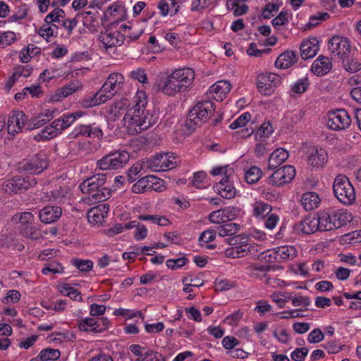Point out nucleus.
I'll use <instances>...</instances> for the list:
<instances>
[{"instance_id": "obj_39", "label": "nucleus", "mask_w": 361, "mask_h": 361, "mask_svg": "<svg viewBox=\"0 0 361 361\" xmlns=\"http://www.w3.org/2000/svg\"><path fill=\"white\" fill-rule=\"evenodd\" d=\"M252 207V214L256 218L264 219L268 216L272 210V207L270 204L262 201L256 202Z\"/></svg>"}, {"instance_id": "obj_60", "label": "nucleus", "mask_w": 361, "mask_h": 361, "mask_svg": "<svg viewBox=\"0 0 361 361\" xmlns=\"http://www.w3.org/2000/svg\"><path fill=\"white\" fill-rule=\"evenodd\" d=\"M130 77L133 80L139 81L143 85L147 83V77L145 69L137 68L132 71L130 73Z\"/></svg>"}, {"instance_id": "obj_30", "label": "nucleus", "mask_w": 361, "mask_h": 361, "mask_svg": "<svg viewBox=\"0 0 361 361\" xmlns=\"http://www.w3.org/2000/svg\"><path fill=\"white\" fill-rule=\"evenodd\" d=\"M276 262L288 261L297 256V250L292 245L280 246L273 250Z\"/></svg>"}, {"instance_id": "obj_46", "label": "nucleus", "mask_w": 361, "mask_h": 361, "mask_svg": "<svg viewBox=\"0 0 361 361\" xmlns=\"http://www.w3.org/2000/svg\"><path fill=\"white\" fill-rule=\"evenodd\" d=\"M132 106V102H130L128 99L123 98L120 101L116 102L111 108V113L115 116L122 115L126 112L128 108Z\"/></svg>"}, {"instance_id": "obj_44", "label": "nucleus", "mask_w": 361, "mask_h": 361, "mask_svg": "<svg viewBox=\"0 0 361 361\" xmlns=\"http://www.w3.org/2000/svg\"><path fill=\"white\" fill-rule=\"evenodd\" d=\"M343 68L349 73H355L361 70V62L358 59L349 57L348 55L342 59Z\"/></svg>"}, {"instance_id": "obj_22", "label": "nucleus", "mask_w": 361, "mask_h": 361, "mask_svg": "<svg viewBox=\"0 0 361 361\" xmlns=\"http://www.w3.org/2000/svg\"><path fill=\"white\" fill-rule=\"evenodd\" d=\"M231 90V85L226 80H220L212 85L207 92V97L217 102L225 99Z\"/></svg>"}, {"instance_id": "obj_5", "label": "nucleus", "mask_w": 361, "mask_h": 361, "mask_svg": "<svg viewBox=\"0 0 361 361\" xmlns=\"http://www.w3.org/2000/svg\"><path fill=\"white\" fill-rule=\"evenodd\" d=\"M322 231L336 230L346 224L348 214L344 209H326L318 213Z\"/></svg>"}, {"instance_id": "obj_9", "label": "nucleus", "mask_w": 361, "mask_h": 361, "mask_svg": "<svg viewBox=\"0 0 361 361\" xmlns=\"http://www.w3.org/2000/svg\"><path fill=\"white\" fill-rule=\"evenodd\" d=\"M281 82L282 77L273 73H261L257 77V90L266 96L272 94Z\"/></svg>"}, {"instance_id": "obj_61", "label": "nucleus", "mask_w": 361, "mask_h": 361, "mask_svg": "<svg viewBox=\"0 0 361 361\" xmlns=\"http://www.w3.org/2000/svg\"><path fill=\"white\" fill-rule=\"evenodd\" d=\"M288 13L285 11H282L279 13V14L274 18L271 20L272 25L276 28L279 26L284 25L288 24Z\"/></svg>"}, {"instance_id": "obj_24", "label": "nucleus", "mask_w": 361, "mask_h": 361, "mask_svg": "<svg viewBox=\"0 0 361 361\" xmlns=\"http://www.w3.org/2000/svg\"><path fill=\"white\" fill-rule=\"evenodd\" d=\"M109 211V205L107 203H102L91 208L87 212L88 221L94 225L102 224L107 216Z\"/></svg>"}, {"instance_id": "obj_43", "label": "nucleus", "mask_w": 361, "mask_h": 361, "mask_svg": "<svg viewBox=\"0 0 361 361\" xmlns=\"http://www.w3.org/2000/svg\"><path fill=\"white\" fill-rule=\"evenodd\" d=\"M47 338L49 339V341H51L61 343L63 342L74 341L76 338L75 336L70 331H55L50 334Z\"/></svg>"}, {"instance_id": "obj_3", "label": "nucleus", "mask_w": 361, "mask_h": 361, "mask_svg": "<svg viewBox=\"0 0 361 361\" xmlns=\"http://www.w3.org/2000/svg\"><path fill=\"white\" fill-rule=\"evenodd\" d=\"M80 188L94 203L104 202L111 195L110 185L106 180V176L104 173L94 175L84 180L80 183Z\"/></svg>"}, {"instance_id": "obj_2", "label": "nucleus", "mask_w": 361, "mask_h": 361, "mask_svg": "<svg viewBox=\"0 0 361 361\" xmlns=\"http://www.w3.org/2000/svg\"><path fill=\"white\" fill-rule=\"evenodd\" d=\"M195 75L192 68L176 69L161 81V84L159 85V90L164 94L174 96L186 90L192 83Z\"/></svg>"}, {"instance_id": "obj_11", "label": "nucleus", "mask_w": 361, "mask_h": 361, "mask_svg": "<svg viewBox=\"0 0 361 361\" xmlns=\"http://www.w3.org/2000/svg\"><path fill=\"white\" fill-rule=\"evenodd\" d=\"M123 82L124 78L121 73H111L99 90L104 100L111 99L122 88Z\"/></svg>"}, {"instance_id": "obj_26", "label": "nucleus", "mask_w": 361, "mask_h": 361, "mask_svg": "<svg viewBox=\"0 0 361 361\" xmlns=\"http://www.w3.org/2000/svg\"><path fill=\"white\" fill-rule=\"evenodd\" d=\"M328 154L323 148L312 147L308 151L307 163L312 167H323L327 162Z\"/></svg>"}, {"instance_id": "obj_63", "label": "nucleus", "mask_w": 361, "mask_h": 361, "mask_svg": "<svg viewBox=\"0 0 361 361\" xmlns=\"http://www.w3.org/2000/svg\"><path fill=\"white\" fill-rule=\"evenodd\" d=\"M16 39V34L13 32H5L0 35V45L3 47L8 46L11 44Z\"/></svg>"}, {"instance_id": "obj_15", "label": "nucleus", "mask_w": 361, "mask_h": 361, "mask_svg": "<svg viewBox=\"0 0 361 361\" xmlns=\"http://www.w3.org/2000/svg\"><path fill=\"white\" fill-rule=\"evenodd\" d=\"M295 176V168L291 165H286L277 169L269 176L268 183L274 186H281L290 182Z\"/></svg>"}, {"instance_id": "obj_27", "label": "nucleus", "mask_w": 361, "mask_h": 361, "mask_svg": "<svg viewBox=\"0 0 361 361\" xmlns=\"http://www.w3.org/2000/svg\"><path fill=\"white\" fill-rule=\"evenodd\" d=\"M254 251H257V246L252 244L241 243L226 249L225 255L228 257L240 258L247 255H252Z\"/></svg>"}, {"instance_id": "obj_64", "label": "nucleus", "mask_w": 361, "mask_h": 361, "mask_svg": "<svg viewBox=\"0 0 361 361\" xmlns=\"http://www.w3.org/2000/svg\"><path fill=\"white\" fill-rule=\"evenodd\" d=\"M309 352L308 348H298L291 353V358L295 361H303Z\"/></svg>"}, {"instance_id": "obj_8", "label": "nucleus", "mask_w": 361, "mask_h": 361, "mask_svg": "<svg viewBox=\"0 0 361 361\" xmlns=\"http://www.w3.org/2000/svg\"><path fill=\"white\" fill-rule=\"evenodd\" d=\"M37 180L33 176H16L6 180L2 185V190L8 195L20 192L35 186Z\"/></svg>"}, {"instance_id": "obj_1", "label": "nucleus", "mask_w": 361, "mask_h": 361, "mask_svg": "<svg viewBox=\"0 0 361 361\" xmlns=\"http://www.w3.org/2000/svg\"><path fill=\"white\" fill-rule=\"evenodd\" d=\"M147 104L145 94L142 92H137L132 102V106L127 109L124 115V125L133 133H140L157 121V117L146 109Z\"/></svg>"}, {"instance_id": "obj_21", "label": "nucleus", "mask_w": 361, "mask_h": 361, "mask_svg": "<svg viewBox=\"0 0 361 361\" xmlns=\"http://www.w3.org/2000/svg\"><path fill=\"white\" fill-rule=\"evenodd\" d=\"M215 191L225 199H233L236 195V190L231 180V173L224 176L219 182L214 185Z\"/></svg>"}, {"instance_id": "obj_40", "label": "nucleus", "mask_w": 361, "mask_h": 361, "mask_svg": "<svg viewBox=\"0 0 361 361\" xmlns=\"http://www.w3.org/2000/svg\"><path fill=\"white\" fill-rule=\"evenodd\" d=\"M146 168V162L143 164L137 162L134 164L127 171V178L130 183L140 179L144 174L142 171Z\"/></svg>"}, {"instance_id": "obj_59", "label": "nucleus", "mask_w": 361, "mask_h": 361, "mask_svg": "<svg viewBox=\"0 0 361 361\" xmlns=\"http://www.w3.org/2000/svg\"><path fill=\"white\" fill-rule=\"evenodd\" d=\"M218 0H194L192 3V11H200L209 6L216 4Z\"/></svg>"}, {"instance_id": "obj_19", "label": "nucleus", "mask_w": 361, "mask_h": 361, "mask_svg": "<svg viewBox=\"0 0 361 361\" xmlns=\"http://www.w3.org/2000/svg\"><path fill=\"white\" fill-rule=\"evenodd\" d=\"M329 49L341 59H344L350 51L349 40L344 37L334 36L328 43Z\"/></svg>"}, {"instance_id": "obj_55", "label": "nucleus", "mask_w": 361, "mask_h": 361, "mask_svg": "<svg viewBox=\"0 0 361 361\" xmlns=\"http://www.w3.org/2000/svg\"><path fill=\"white\" fill-rule=\"evenodd\" d=\"M95 319L96 318L90 317L82 319L78 324L79 329L83 331L95 332Z\"/></svg>"}, {"instance_id": "obj_13", "label": "nucleus", "mask_w": 361, "mask_h": 361, "mask_svg": "<svg viewBox=\"0 0 361 361\" xmlns=\"http://www.w3.org/2000/svg\"><path fill=\"white\" fill-rule=\"evenodd\" d=\"M351 118L348 111L343 109L328 113L327 126L333 130H344L350 125Z\"/></svg>"}, {"instance_id": "obj_29", "label": "nucleus", "mask_w": 361, "mask_h": 361, "mask_svg": "<svg viewBox=\"0 0 361 361\" xmlns=\"http://www.w3.org/2000/svg\"><path fill=\"white\" fill-rule=\"evenodd\" d=\"M82 87V84L78 80H73L68 84L59 88L56 93L52 95L51 99L53 101H60L73 93L78 92Z\"/></svg>"}, {"instance_id": "obj_52", "label": "nucleus", "mask_w": 361, "mask_h": 361, "mask_svg": "<svg viewBox=\"0 0 361 361\" xmlns=\"http://www.w3.org/2000/svg\"><path fill=\"white\" fill-rule=\"evenodd\" d=\"M42 272L44 275H47L49 273L60 274L63 272V267L61 265V264H59L56 262H51L45 265V267L42 269Z\"/></svg>"}, {"instance_id": "obj_47", "label": "nucleus", "mask_w": 361, "mask_h": 361, "mask_svg": "<svg viewBox=\"0 0 361 361\" xmlns=\"http://www.w3.org/2000/svg\"><path fill=\"white\" fill-rule=\"evenodd\" d=\"M273 132V127L269 121L264 122L256 130L255 138L260 140L263 137H268Z\"/></svg>"}, {"instance_id": "obj_20", "label": "nucleus", "mask_w": 361, "mask_h": 361, "mask_svg": "<svg viewBox=\"0 0 361 361\" xmlns=\"http://www.w3.org/2000/svg\"><path fill=\"white\" fill-rule=\"evenodd\" d=\"M294 231L303 234H312L316 231H322L320 228V221L318 214L317 216H307L305 219L295 224Z\"/></svg>"}, {"instance_id": "obj_23", "label": "nucleus", "mask_w": 361, "mask_h": 361, "mask_svg": "<svg viewBox=\"0 0 361 361\" xmlns=\"http://www.w3.org/2000/svg\"><path fill=\"white\" fill-rule=\"evenodd\" d=\"M62 215V209L59 206H46L39 211V218L45 224L56 222Z\"/></svg>"}, {"instance_id": "obj_18", "label": "nucleus", "mask_w": 361, "mask_h": 361, "mask_svg": "<svg viewBox=\"0 0 361 361\" xmlns=\"http://www.w3.org/2000/svg\"><path fill=\"white\" fill-rule=\"evenodd\" d=\"M80 136L101 140L103 138V132L95 123L81 124L76 126L69 135L70 138H77Z\"/></svg>"}, {"instance_id": "obj_6", "label": "nucleus", "mask_w": 361, "mask_h": 361, "mask_svg": "<svg viewBox=\"0 0 361 361\" xmlns=\"http://www.w3.org/2000/svg\"><path fill=\"white\" fill-rule=\"evenodd\" d=\"M333 190L336 197L343 204L350 205L355 202L354 187L345 176L340 174L336 177Z\"/></svg>"}, {"instance_id": "obj_57", "label": "nucleus", "mask_w": 361, "mask_h": 361, "mask_svg": "<svg viewBox=\"0 0 361 361\" xmlns=\"http://www.w3.org/2000/svg\"><path fill=\"white\" fill-rule=\"evenodd\" d=\"M279 9V5L275 3H268L262 9V16L264 19H269L274 16V13H276Z\"/></svg>"}, {"instance_id": "obj_14", "label": "nucleus", "mask_w": 361, "mask_h": 361, "mask_svg": "<svg viewBox=\"0 0 361 361\" xmlns=\"http://www.w3.org/2000/svg\"><path fill=\"white\" fill-rule=\"evenodd\" d=\"M131 27L125 24L121 25L118 30L114 32L106 31L100 37V41L104 44L106 49L112 48L114 47L121 46L125 38V35L128 30H130Z\"/></svg>"}, {"instance_id": "obj_58", "label": "nucleus", "mask_w": 361, "mask_h": 361, "mask_svg": "<svg viewBox=\"0 0 361 361\" xmlns=\"http://www.w3.org/2000/svg\"><path fill=\"white\" fill-rule=\"evenodd\" d=\"M251 115L248 112H245L240 115L237 119H235L233 123L230 125V128L236 129L238 128H240L245 126V124L250 120Z\"/></svg>"}, {"instance_id": "obj_32", "label": "nucleus", "mask_w": 361, "mask_h": 361, "mask_svg": "<svg viewBox=\"0 0 361 361\" xmlns=\"http://www.w3.org/2000/svg\"><path fill=\"white\" fill-rule=\"evenodd\" d=\"M233 210L231 207H226L214 211L209 214V219L212 223L218 224L226 222L234 219L235 214H232Z\"/></svg>"}, {"instance_id": "obj_37", "label": "nucleus", "mask_w": 361, "mask_h": 361, "mask_svg": "<svg viewBox=\"0 0 361 361\" xmlns=\"http://www.w3.org/2000/svg\"><path fill=\"white\" fill-rule=\"evenodd\" d=\"M60 356L61 353L59 350L47 348L43 349L37 357L30 361H56Z\"/></svg>"}, {"instance_id": "obj_17", "label": "nucleus", "mask_w": 361, "mask_h": 361, "mask_svg": "<svg viewBox=\"0 0 361 361\" xmlns=\"http://www.w3.org/2000/svg\"><path fill=\"white\" fill-rule=\"evenodd\" d=\"M27 116L22 111H12L7 122V129L9 134L15 135L27 129Z\"/></svg>"}, {"instance_id": "obj_45", "label": "nucleus", "mask_w": 361, "mask_h": 361, "mask_svg": "<svg viewBox=\"0 0 361 361\" xmlns=\"http://www.w3.org/2000/svg\"><path fill=\"white\" fill-rule=\"evenodd\" d=\"M13 221L16 223H20V226H27V224H30L34 223L35 221V216L32 214V213L30 212H19L16 213L13 217Z\"/></svg>"}, {"instance_id": "obj_4", "label": "nucleus", "mask_w": 361, "mask_h": 361, "mask_svg": "<svg viewBox=\"0 0 361 361\" xmlns=\"http://www.w3.org/2000/svg\"><path fill=\"white\" fill-rule=\"evenodd\" d=\"M215 111V104L209 98L202 99L188 112L185 126L186 133L191 134L197 126L206 123Z\"/></svg>"}, {"instance_id": "obj_56", "label": "nucleus", "mask_w": 361, "mask_h": 361, "mask_svg": "<svg viewBox=\"0 0 361 361\" xmlns=\"http://www.w3.org/2000/svg\"><path fill=\"white\" fill-rule=\"evenodd\" d=\"M288 300H291L292 304L295 306H302L306 307L310 305V299L307 296L298 295V296L292 297L288 296Z\"/></svg>"}, {"instance_id": "obj_62", "label": "nucleus", "mask_w": 361, "mask_h": 361, "mask_svg": "<svg viewBox=\"0 0 361 361\" xmlns=\"http://www.w3.org/2000/svg\"><path fill=\"white\" fill-rule=\"evenodd\" d=\"M324 338V335L321 329H314L307 336V341L310 343H317Z\"/></svg>"}, {"instance_id": "obj_12", "label": "nucleus", "mask_w": 361, "mask_h": 361, "mask_svg": "<svg viewBox=\"0 0 361 361\" xmlns=\"http://www.w3.org/2000/svg\"><path fill=\"white\" fill-rule=\"evenodd\" d=\"M20 168L27 173L32 174H39L44 171L48 166V160L44 153H38L24 159L20 164Z\"/></svg>"}, {"instance_id": "obj_54", "label": "nucleus", "mask_w": 361, "mask_h": 361, "mask_svg": "<svg viewBox=\"0 0 361 361\" xmlns=\"http://www.w3.org/2000/svg\"><path fill=\"white\" fill-rule=\"evenodd\" d=\"M135 361H165V357L161 353L149 349L142 359H136Z\"/></svg>"}, {"instance_id": "obj_28", "label": "nucleus", "mask_w": 361, "mask_h": 361, "mask_svg": "<svg viewBox=\"0 0 361 361\" xmlns=\"http://www.w3.org/2000/svg\"><path fill=\"white\" fill-rule=\"evenodd\" d=\"M300 56L303 60L313 58L319 51V42L315 37H312L302 42Z\"/></svg>"}, {"instance_id": "obj_51", "label": "nucleus", "mask_w": 361, "mask_h": 361, "mask_svg": "<svg viewBox=\"0 0 361 361\" xmlns=\"http://www.w3.org/2000/svg\"><path fill=\"white\" fill-rule=\"evenodd\" d=\"M71 263L82 272H89L93 268V262L90 259H73Z\"/></svg>"}, {"instance_id": "obj_10", "label": "nucleus", "mask_w": 361, "mask_h": 361, "mask_svg": "<svg viewBox=\"0 0 361 361\" xmlns=\"http://www.w3.org/2000/svg\"><path fill=\"white\" fill-rule=\"evenodd\" d=\"M176 157L173 154H159L146 161V168L152 171H166L176 166Z\"/></svg>"}, {"instance_id": "obj_41", "label": "nucleus", "mask_w": 361, "mask_h": 361, "mask_svg": "<svg viewBox=\"0 0 361 361\" xmlns=\"http://www.w3.org/2000/svg\"><path fill=\"white\" fill-rule=\"evenodd\" d=\"M107 101L104 100L102 94L99 90L97 92L92 94V96H87L84 97L81 100L80 104L84 108H91L97 105L105 103Z\"/></svg>"}, {"instance_id": "obj_49", "label": "nucleus", "mask_w": 361, "mask_h": 361, "mask_svg": "<svg viewBox=\"0 0 361 361\" xmlns=\"http://www.w3.org/2000/svg\"><path fill=\"white\" fill-rule=\"evenodd\" d=\"M65 195L64 189L62 187H59V188L45 192L42 198H47L48 201L59 202L65 197Z\"/></svg>"}, {"instance_id": "obj_33", "label": "nucleus", "mask_w": 361, "mask_h": 361, "mask_svg": "<svg viewBox=\"0 0 361 361\" xmlns=\"http://www.w3.org/2000/svg\"><path fill=\"white\" fill-rule=\"evenodd\" d=\"M297 62L296 54L293 51H286L279 56L275 61V66L281 69L290 67Z\"/></svg>"}, {"instance_id": "obj_31", "label": "nucleus", "mask_w": 361, "mask_h": 361, "mask_svg": "<svg viewBox=\"0 0 361 361\" xmlns=\"http://www.w3.org/2000/svg\"><path fill=\"white\" fill-rule=\"evenodd\" d=\"M332 68L331 62L328 57L319 56L312 63L311 71L316 75H324Z\"/></svg>"}, {"instance_id": "obj_16", "label": "nucleus", "mask_w": 361, "mask_h": 361, "mask_svg": "<svg viewBox=\"0 0 361 361\" xmlns=\"http://www.w3.org/2000/svg\"><path fill=\"white\" fill-rule=\"evenodd\" d=\"M163 180L155 176L148 175L141 177L132 186L134 193H143L149 190L160 191L161 183Z\"/></svg>"}, {"instance_id": "obj_48", "label": "nucleus", "mask_w": 361, "mask_h": 361, "mask_svg": "<svg viewBox=\"0 0 361 361\" xmlns=\"http://www.w3.org/2000/svg\"><path fill=\"white\" fill-rule=\"evenodd\" d=\"M262 172L257 166L250 167L245 174V178L247 183L254 184L257 183L261 178Z\"/></svg>"}, {"instance_id": "obj_38", "label": "nucleus", "mask_w": 361, "mask_h": 361, "mask_svg": "<svg viewBox=\"0 0 361 361\" xmlns=\"http://www.w3.org/2000/svg\"><path fill=\"white\" fill-rule=\"evenodd\" d=\"M59 135V133L56 130L53 121L48 126H45L39 133L35 135L34 140L37 142L49 140Z\"/></svg>"}, {"instance_id": "obj_34", "label": "nucleus", "mask_w": 361, "mask_h": 361, "mask_svg": "<svg viewBox=\"0 0 361 361\" xmlns=\"http://www.w3.org/2000/svg\"><path fill=\"white\" fill-rule=\"evenodd\" d=\"M288 157V152L282 148L275 149L270 155L268 162L269 169H275Z\"/></svg>"}, {"instance_id": "obj_42", "label": "nucleus", "mask_w": 361, "mask_h": 361, "mask_svg": "<svg viewBox=\"0 0 361 361\" xmlns=\"http://www.w3.org/2000/svg\"><path fill=\"white\" fill-rule=\"evenodd\" d=\"M240 225L235 223H228L217 228L218 234L221 237L232 236L235 235L240 230Z\"/></svg>"}, {"instance_id": "obj_53", "label": "nucleus", "mask_w": 361, "mask_h": 361, "mask_svg": "<svg viewBox=\"0 0 361 361\" xmlns=\"http://www.w3.org/2000/svg\"><path fill=\"white\" fill-rule=\"evenodd\" d=\"M48 123V118H44L41 114L32 118L27 123V130H33L40 128Z\"/></svg>"}, {"instance_id": "obj_35", "label": "nucleus", "mask_w": 361, "mask_h": 361, "mask_svg": "<svg viewBox=\"0 0 361 361\" xmlns=\"http://www.w3.org/2000/svg\"><path fill=\"white\" fill-rule=\"evenodd\" d=\"M320 198L314 192H308L302 195L301 204L306 211H312L319 207Z\"/></svg>"}, {"instance_id": "obj_7", "label": "nucleus", "mask_w": 361, "mask_h": 361, "mask_svg": "<svg viewBox=\"0 0 361 361\" xmlns=\"http://www.w3.org/2000/svg\"><path fill=\"white\" fill-rule=\"evenodd\" d=\"M130 154L126 150L111 151L97 161V168L102 171L123 168L129 161Z\"/></svg>"}, {"instance_id": "obj_36", "label": "nucleus", "mask_w": 361, "mask_h": 361, "mask_svg": "<svg viewBox=\"0 0 361 361\" xmlns=\"http://www.w3.org/2000/svg\"><path fill=\"white\" fill-rule=\"evenodd\" d=\"M20 233L22 236L32 240H38L42 238L40 226L37 224L32 223L20 226Z\"/></svg>"}, {"instance_id": "obj_25", "label": "nucleus", "mask_w": 361, "mask_h": 361, "mask_svg": "<svg viewBox=\"0 0 361 361\" xmlns=\"http://www.w3.org/2000/svg\"><path fill=\"white\" fill-rule=\"evenodd\" d=\"M85 113L77 111L71 114H63L61 117L53 121L56 130L61 134L63 130L70 127L78 118L82 117Z\"/></svg>"}, {"instance_id": "obj_50", "label": "nucleus", "mask_w": 361, "mask_h": 361, "mask_svg": "<svg viewBox=\"0 0 361 361\" xmlns=\"http://www.w3.org/2000/svg\"><path fill=\"white\" fill-rule=\"evenodd\" d=\"M310 85L309 79L307 77L298 79L292 86L291 92L295 94H302L305 92Z\"/></svg>"}]
</instances>
